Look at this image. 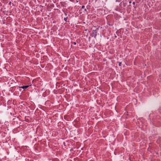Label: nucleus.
<instances>
[{
    "label": "nucleus",
    "instance_id": "39448f33",
    "mask_svg": "<svg viewBox=\"0 0 161 161\" xmlns=\"http://www.w3.org/2000/svg\"><path fill=\"white\" fill-rule=\"evenodd\" d=\"M74 44H75V45L76 44V43H75H75H74Z\"/></svg>",
    "mask_w": 161,
    "mask_h": 161
},
{
    "label": "nucleus",
    "instance_id": "20e7f679",
    "mask_svg": "<svg viewBox=\"0 0 161 161\" xmlns=\"http://www.w3.org/2000/svg\"><path fill=\"white\" fill-rule=\"evenodd\" d=\"M135 2H133V4H135Z\"/></svg>",
    "mask_w": 161,
    "mask_h": 161
},
{
    "label": "nucleus",
    "instance_id": "f257e3e1",
    "mask_svg": "<svg viewBox=\"0 0 161 161\" xmlns=\"http://www.w3.org/2000/svg\"><path fill=\"white\" fill-rule=\"evenodd\" d=\"M30 86H23L20 87V88H22L23 89H26L27 88Z\"/></svg>",
    "mask_w": 161,
    "mask_h": 161
},
{
    "label": "nucleus",
    "instance_id": "f03ea898",
    "mask_svg": "<svg viewBox=\"0 0 161 161\" xmlns=\"http://www.w3.org/2000/svg\"><path fill=\"white\" fill-rule=\"evenodd\" d=\"M85 8V6H82L81 8L83 9V8Z\"/></svg>",
    "mask_w": 161,
    "mask_h": 161
},
{
    "label": "nucleus",
    "instance_id": "7ed1b4c3",
    "mask_svg": "<svg viewBox=\"0 0 161 161\" xmlns=\"http://www.w3.org/2000/svg\"><path fill=\"white\" fill-rule=\"evenodd\" d=\"M66 19L65 18H64V20L65 21H66Z\"/></svg>",
    "mask_w": 161,
    "mask_h": 161
},
{
    "label": "nucleus",
    "instance_id": "423d86ee",
    "mask_svg": "<svg viewBox=\"0 0 161 161\" xmlns=\"http://www.w3.org/2000/svg\"><path fill=\"white\" fill-rule=\"evenodd\" d=\"M10 3H11V2H9V4H10Z\"/></svg>",
    "mask_w": 161,
    "mask_h": 161
}]
</instances>
